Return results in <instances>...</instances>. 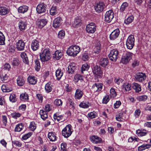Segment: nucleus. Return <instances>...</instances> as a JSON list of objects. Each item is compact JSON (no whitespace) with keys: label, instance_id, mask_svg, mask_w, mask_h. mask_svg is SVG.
Wrapping results in <instances>:
<instances>
[{"label":"nucleus","instance_id":"f257e3e1","mask_svg":"<svg viewBox=\"0 0 151 151\" xmlns=\"http://www.w3.org/2000/svg\"><path fill=\"white\" fill-rule=\"evenodd\" d=\"M80 48L79 46L75 45L70 46L67 50V53L70 56H75L80 51Z\"/></svg>","mask_w":151,"mask_h":151},{"label":"nucleus","instance_id":"f03ea898","mask_svg":"<svg viewBox=\"0 0 151 151\" xmlns=\"http://www.w3.org/2000/svg\"><path fill=\"white\" fill-rule=\"evenodd\" d=\"M40 58L42 62H45L49 60L51 58V54L49 49H45L40 53Z\"/></svg>","mask_w":151,"mask_h":151},{"label":"nucleus","instance_id":"7ed1b4c3","mask_svg":"<svg viewBox=\"0 0 151 151\" xmlns=\"http://www.w3.org/2000/svg\"><path fill=\"white\" fill-rule=\"evenodd\" d=\"M73 132L72 127L71 125L69 124L63 129L62 131V135L65 138L70 137Z\"/></svg>","mask_w":151,"mask_h":151},{"label":"nucleus","instance_id":"20e7f679","mask_svg":"<svg viewBox=\"0 0 151 151\" xmlns=\"http://www.w3.org/2000/svg\"><path fill=\"white\" fill-rule=\"evenodd\" d=\"M133 54L130 52H126L122 56L121 62L124 64H126L129 63L132 59Z\"/></svg>","mask_w":151,"mask_h":151},{"label":"nucleus","instance_id":"39448f33","mask_svg":"<svg viewBox=\"0 0 151 151\" xmlns=\"http://www.w3.org/2000/svg\"><path fill=\"white\" fill-rule=\"evenodd\" d=\"M134 38L133 35H130L128 37L126 41L127 47L129 50L132 49L134 46Z\"/></svg>","mask_w":151,"mask_h":151},{"label":"nucleus","instance_id":"423d86ee","mask_svg":"<svg viewBox=\"0 0 151 151\" xmlns=\"http://www.w3.org/2000/svg\"><path fill=\"white\" fill-rule=\"evenodd\" d=\"M119 53L117 49L111 50L108 55L109 59L112 61H115L118 58Z\"/></svg>","mask_w":151,"mask_h":151},{"label":"nucleus","instance_id":"0eeeda50","mask_svg":"<svg viewBox=\"0 0 151 151\" xmlns=\"http://www.w3.org/2000/svg\"><path fill=\"white\" fill-rule=\"evenodd\" d=\"M27 24L26 19H19L18 24L19 30L21 31H24L27 27Z\"/></svg>","mask_w":151,"mask_h":151},{"label":"nucleus","instance_id":"6e6552de","mask_svg":"<svg viewBox=\"0 0 151 151\" xmlns=\"http://www.w3.org/2000/svg\"><path fill=\"white\" fill-rule=\"evenodd\" d=\"M92 70L93 73L96 75L99 78L102 77L103 73L100 67L97 65H94Z\"/></svg>","mask_w":151,"mask_h":151},{"label":"nucleus","instance_id":"1a4fd4ad","mask_svg":"<svg viewBox=\"0 0 151 151\" xmlns=\"http://www.w3.org/2000/svg\"><path fill=\"white\" fill-rule=\"evenodd\" d=\"M114 17V13L112 10H109L106 12L105 15V20L107 22H110Z\"/></svg>","mask_w":151,"mask_h":151},{"label":"nucleus","instance_id":"9d476101","mask_svg":"<svg viewBox=\"0 0 151 151\" xmlns=\"http://www.w3.org/2000/svg\"><path fill=\"white\" fill-rule=\"evenodd\" d=\"M96 26L94 23H91L86 25V31L90 33H93L96 31Z\"/></svg>","mask_w":151,"mask_h":151},{"label":"nucleus","instance_id":"9b49d317","mask_svg":"<svg viewBox=\"0 0 151 151\" xmlns=\"http://www.w3.org/2000/svg\"><path fill=\"white\" fill-rule=\"evenodd\" d=\"M135 78L137 81L142 82L146 80V75L145 73L142 72L138 73L136 74Z\"/></svg>","mask_w":151,"mask_h":151},{"label":"nucleus","instance_id":"f8f14e48","mask_svg":"<svg viewBox=\"0 0 151 151\" xmlns=\"http://www.w3.org/2000/svg\"><path fill=\"white\" fill-rule=\"evenodd\" d=\"M46 9V5L44 3L40 4L36 7L37 11L39 14L45 13Z\"/></svg>","mask_w":151,"mask_h":151},{"label":"nucleus","instance_id":"ddd939ff","mask_svg":"<svg viewBox=\"0 0 151 151\" xmlns=\"http://www.w3.org/2000/svg\"><path fill=\"white\" fill-rule=\"evenodd\" d=\"M16 46L18 50L22 51L24 50L25 43L22 40H19L16 42Z\"/></svg>","mask_w":151,"mask_h":151},{"label":"nucleus","instance_id":"4468645a","mask_svg":"<svg viewBox=\"0 0 151 151\" xmlns=\"http://www.w3.org/2000/svg\"><path fill=\"white\" fill-rule=\"evenodd\" d=\"M11 13L9 9L5 6L0 7V16H4Z\"/></svg>","mask_w":151,"mask_h":151},{"label":"nucleus","instance_id":"2eb2a0df","mask_svg":"<svg viewBox=\"0 0 151 151\" xmlns=\"http://www.w3.org/2000/svg\"><path fill=\"white\" fill-rule=\"evenodd\" d=\"M47 22L46 19H38L36 22V24L39 28H42L47 24Z\"/></svg>","mask_w":151,"mask_h":151},{"label":"nucleus","instance_id":"dca6fc26","mask_svg":"<svg viewBox=\"0 0 151 151\" xmlns=\"http://www.w3.org/2000/svg\"><path fill=\"white\" fill-rule=\"evenodd\" d=\"M105 7V5L104 3L103 2H101L97 4L95 7V9L97 12L100 13L103 10Z\"/></svg>","mask_w":151,"mask_h":151},{"label":"nucleus","instance_id":"f3484780","mask_svg":"<svg viewBox=\"0 0 151 151\" xmlns=\"http://www.w3.org/2000/svg\"><path fill=\"white\" fill-rule=\"evenodd\" d=\"M62 21V19L60 17H58L55 18L53 21V27L55 28L59 27L61 24Z\"/></svg>","mask_w":151,"mask_h":151},{"label":"nucleus","instance_id":"a211bd4d","mask_svg":"<svg viewBox=\"0 0 151 151\" xmlns=\"http://www.w3.org/2000/svg\"><path fill=\"white\" fill-rule=\"evenodd\" d=\"M120 31L118 29H117L113 31L110 35V38L111 40H114L119 36Z\"/></svg>","mask_w":151,"mask_h":151},{"label":"nucleus","instance_id":"6ab92c4d","mask_svg":"<svg viewBox=\"0 0 151 151\" xmlns=\"http://www.w3.org/2000/svg\"><path fill=\"white\" fill-rule=\"evenodd\" d=\"M148 133V131L143 129H139L136 131V134L139 137H142L146 136Z\"/></svg>","mask_w":151,"mask_h":151},{"label":"nucleus","instance_id":"aec40b11","mask_svg":"<svg viewBox=\"0 0 151 151\" xmlns=\"http://www.w3.org/2000/svg\"><path fill=\"white\" fill-rule=\"evenodd\" d=\"M31 48L33 51H36L39 47L40 44L38 41L34 40L32 42L31 44Z\"/></svg>","mask_w":151,"mask_h":151},{"label":"nucleus","instance_id":"412c9836","mask_svg":"<svg viewBox=\"0 0 151 151\" xmlns=\"http://www.w3.org/2000/svg\"><path fill=\"white\" fill-rule=\"evenodd\" d=\"M132 88L136 93H138L141 91L142 88L141 86L139 84L134 83L132 84Z\"/></svg>","mask_w":151,"mask_h":151},{"label":"nucleus","instance_id":"4be33fe9","mask_svg":"<svg viewBox=\"0 0 151 151\" xmlns=\"http://www.w3.org/2000/svg\"><path fill=\"white\" fill-rule=\"evenodd\" d=\"M83 93L80 89L78 88L76 91L74 97L76 99H80L83 96Z\"/></svg>","mask_w":151,"mask_h":151},{"label":"nucleus","instance_id":"5701e85b","mask_svg":"<svg viewBox=\"0 0 151 151\" xmlns=\"http://www.w3.org/2000/svg\"><path fill=\"white\" fill-rule=\"evenodd\" d=\"M76 69V66L74 63L70 64L68 67V72L69 73L72 74L74 73Z\"/></svg>","mask_w":151,"mask_h":151},{"label":"nucleus","instance_id":"b1692460","mask_svg":"<svg viewBox=\"0 0 151 151\" xmlns=\"http://www.w3.org/2000/svg\"><path fill=\"white\" fill-rule=\"evenodd\" d=\"M62 55V53L61 52L57 50L53 54V59L55 60H59L61 58Z\"/></svg>","mask_w":151,"mask_h":151},{"label":"nucleus","instance_id":"393cba45","mask_svg":"<svg viewBox=\"0 0 151 151\" xmlns=\"http://www.w3.org/2000/svg\"><path fill=\"white\" fill-rule=\"evenodd\" d=\"M28 81L31 84H35L37 82V78L32 76H29L27 78Z\"/></svg>","mask_w":151,"mask_h":151},{"label":"nucleus","instance_id":"a878e982","mask_svg":"<svg viewBox=\"0 0 151 151\" xmlns=\"http://www.w3.org/2000/svg\"><path fill=\"white\" fill-rule=\"evenodd\" d=\"M18 85L20 86H23L25 83V80L22 76H19L17 80Z\"/></svg>","mask_w":151,"mask_h":151},{"label":"nucleus","instance_id":"bb28decb","mask_svg":"<svg viewBox=\"0 0 151 151\" xmlns=\"http://www.w3.org/2000/svg\"><path fill=\"white\" fill-rule=\"evenodd\" d=\"M151 147V145L149 144H143L138 147V150L139 151H142L146 149L149 148Z\"/></svg>","mask_w":151,"mask_h":151},{"label":"nucleus","instance_id":"cd10ccee","mask_svg":"<svg viewBox=\"0 0 151 151\" xmlns=\"http://www.w3.org/2000/svg\"><path fill=\"white\" fill-rule=\"evenodd\" d=\"M1 89L4 92H9L12 91L11 87H9L8 85L3 84L1 86Z\"/></svg>","mask_w":151,"mask_h":151},{"label":"nucleus","instance_id":"c85d7f7f","mask_svg":"<svg viewBox=\"0 0 151 151\" xmlns=\"http://www.w3.org/2000/svg\"><path fill=\"white\" fill-rule=\"evenodd\" d=\"M108 63V59L107 58H102L101 59L100 61V64L103 67H105L107 65Z\"/></svg>","mask_w":151,"mask_h":151},{"label":"nucleus","instance_id":"c756f323","mask_svg":"<svg viewBox=\"0 0 151 151\" xmlns=\"http://www.w3.org/2000/svg\"><path fill=\"white\" fill-rule=\"evenodd\" d=\"M52 85L50 82H48L46 84L45 86V89L46 92L49 93L52 90Z\"/></svg>","mask_w":151,"mask_h":151},{"label":"nucleus","instance_id":"7c9ffc66","mask_svg":"<svg viewBox=\"0 0 151 151\" xmlns=\"http://www.w3.org/2000/svg\"><path fill=\"white\" fill-rule=\"evenodd\" d=\"M63 74V73L61 72V69H58L56 71L55 76L56 79L58 80H60Z\"/></svg>","mask_w":151,"mask_h":151},{"label":"nucleus","instance_id":"2f4dec72","mask_svg":"<svg viewBox=\"0 0 151 151\" xmlns=\"http://www.w3.org/2000/svg\"><path fill=\"white\" fill-rule=\"evenodd\" d=\"M40 115L41 118L43 120H46L48 117L47 112L43 110H40Z\"/></svg>","mask_w":151,"mask_h":151},{"label":"nucleus","instance_id":"473e14b6","mask_svg":"<svg viewBox=\"0 0 151 151\" xmlns=\"http://www.w3.org/2000/svg\"><path fill=\"white\" fill-rule=\"evenodd\" d=\"M28 8V7L27 6H23L19 7L18 11L19 13L23 14L27 11Z\"/></svg>","mask_w":151,"mask_h":151},{"label":"nucleus","instance_id":"72a5a7b5","mask_svg":"<svg viewBox=\"0 0 151 151\" xmlns=\"http://www.w3.org/2000/svg\"><path fill=\"white\" fill-rule=\"evenodd\" d=\"M20 99L22 101H28L29 100L28 95L26 93H22L20 95Z\"/></svg>","mask_w":151,"mask_h":151},{"label":"nucleus","instance_id":"f704fd0d","mask_svg":"<svg viewBox=\"0 0 151 151\" xmlns=\"http://www.w3.org/2000/svg\"><path fill=\"white\" fill-rule=\"evenodd\" d=\"M101 48V45L100 42L99 41L97 42L95 45V46L94 48V52L96 53H98L100 51Z\"/></svg>","mask_w":151,"mask_h":151},{"label":"nucleus","instance_id":"c9c22d12","mask_svg":"<svg viewBox=\"0 0 151 151\" xmlns=\"http://www.w3.org/2000/svg\"><path fill=\"white\" fill-rule=\"evenodd\" d=\"M48 137L50 141H54L56 140V136L55 133L53 132H49L48 134Z\"/></svg>","mask_w":151,"mask_h":151},{"label":"nucleus","instance_id":"e433bc0d","mask_svg":"<svg viewBox=\"0 0 151 151\" xmlns=\"http://www.w3.org/2000/svg\"><path fill=\"white\" fill-rule=\"evenodd\" d=\"M53 117L55 121H56V120L58 122H59L62 120L63 117V115H59L58 113H56L54 114Z\"/></svg>","mask_w":151,"mask_h":151},{"label":"nucleus","instance_id":"4c0bfd02","mask_svg":"<svg viewBox=\"0 0 151 151\" xmlns=\"http://www.w3.org/2000/svg\"><path fill=\"white\" fill-rule=\"evenodd\" d=\"M50 15L54 16L57 14L58 13V11L57 10V8L56 6H52L51 7V9L50 10Z\"/></svg>","mask_w":151,"mask_h":151},{"label":"nucleus","instance_id":"58836bf2","mask_svg":"<svg viewBox=\"0 0 151 151\" xmlns=\"http://www.w3.org/2000/svg\"><path fill=\"white\" fill-rule=\"evenodd\" d=\"M81 22V20L78 18H76L75 19L73 23V26L74 27H77L78 25H80Z\"/></svg>","mask_w":151,"mask_h":151},{"label":"nucleus","instance_id":"ea45409f","mask_svg":"<svg viewBox=\"0 0 151 151\" xmlns=\"http://www.w3.org/2000/svg\"><path fill=\"white\" fill-rule=\"evenodd\" d=\"M147 99V96L145 95L139 96L137 97L136 99L139 101H145Z\"/></svg>","mask_w":151,"mask_h":151},{"label":"nucleus","instance_id":"a19ab883","mask_svg":"<svg viewBox=\"0 0 151 151\" xmlns=\"http://www.w3.org/2000/svg\"><path fill=\"white\" fill-rule=\"evenodd\" d=\"M134 19V17L133 15H131L128 17L124 20V23L127 24L131 23Z\"/></svg>","mask_w":151,"mask_h":151},{"label":"nucleus","instance_id":"79ce46f5","mask_svg":"<svg viewBox=\"0 0 151 151\" xmlns=\"http://www.w3.org/2000/svg\"><path fill=\"white\" fill-rule=\"evenodd\" d=\"M23 127L24 125L22 123L18 124L16 125L14 131L15 132H20L22 130Z\"/></svg>","mask_w":151,"mask_h":151},{"label":"nucleus","instance_id":"37998d69","mask_svg":"<svg viewBox=\"0 0 151 151\" xmlns=\"http://www.w3.org/2000/svg\"><path fill=\"white\" fill-rule=\"evenodd\" d=\"M5 37L3 33L0 31V45H4L5 44Z\"/></svg>","mask_w":151,"mask_h":151},{"label":"nucleus","instance_id":"c03bdc74","mask_svg":"<svg viewBox=\"0 0 151 151\" xmlns=\"http://www.w3.org/2000/svg\"><path fill=\"white\" fill-rule=\"evenodd\" d=\"M35 69L37 71L39 70L40 68V64L38 59H36L35 60Z\"/></svg>","mask_w":151,"mask_h":151},{"label":"nucleus","instance_id":"a18cd8bd","mask_svg":"<svg viewBox=\"0 0 151 151\" xmlns=\"http://www.w3.org/2000/svg\"><path fill=\"white\" fill-rule=\"evenodd\" d=\"M131 86H132L130 84L126 83L124 84L123 87L126 91H129L130 90Z\"/></svg>","mask_w":151,"mask_h":151},{"label":"nucleus","instance_id":"49530a36","mask_svg":"<svg viewBox=\"0 0 151 151\" xmlns=\"http://www.w3.org/2000/svg\"><path fill=\"white\" fill-rule=\"evenodd\" d=\"M29 128L30 130L32 131H34L36 129V127L34 122H32L30 123Z\"/></svg>","mask_w":151,"mask_h":151},{"label":"nucleus","instance_id":"de8ad7c7","mask_svg":"<svg viewBox=\"0 0 151 151\" xmlns=\"http://www.w3.org/2000/svg\"><path fill=\"white\" fill-rule=\"evenodd\" d=\"M128 4L126 2H125L123 3L120 9V11L123 12L126 9L128 6Z\"/></svg>","mask_w":151,"mask_h":151},{"label":"nucleus","instance_id":"09e8293b","mask_svg":"<svg viewBox=\"0 0 151 151\" xmlns=\"http://www.w3.org/2000/svg\"><path fill=\"white\" fill-rule=\"evenodd\" d=\"M65 35V31L63 30H61L58 34V37L61 39H63Z\"/></svg>","mask_w":151,"mask_h":151},{"label":"nucleus","instance_id":"8fccbe9b","mask_svg":"<svg viewBox=\"0 0 151 151\" xmlns=\"http://www.w3.org/2000/svg\"><path fill=\"white\" fill-rule=\"evenodd\" d=\"M89 68V66L87 64L85 63L83 64L81 68V72L82 73H83V71H87L88 69Z\"/></svg>","mask_w":151,"mask_h":151},{"label":"nucleus","instance_id":"3c124183","mask_svg":"<svg viewBox=\"0 0 151 151\" xmlns=\"http://www.w3.org/2000/svg\"><path fill=\"white\" fill-rule=\"evenodd\" d=\"M11 115L12 118L17 119V118L21 116V114L18 112H13L11 113Z\"/></svg>","mask_w":151,"mask_h":151},{"label":"nucleus","instance_id":"603ef678","mask_svg":"<svg viewBox=\"0 0 151 151\" xmlns=\"http://www.w3.org/2000/svg\"><path fill=\"white\" fill-rule=\"evenodd\" d=\"M54 104L57 106H61L62 104V102L60 99H56L54 101Z\"/></svg>","mask_w":151,"mask_h":151},{"label":"nucleus","instance_id":"864d4df0","mask_svg":"<svg viewBox=\"0 0 151 151\" xmlns=\"http://www.w3.org/2000/svg\"><path fill=\"white\" fill-rule=\"evenodd\" d=\"M88 102H81L79 105V106L81 108H87L89 107V105Z\"/></svg>","mask_w":151,"mask_h":151},{"label":"nucleus","instance_id":"5fc2aeb1","mask_svg":"<svg viewBox=\"0 0 151 151\" xmlns=\"http://www.w3.org/2000/svg\"><path fill=\"white\" fill-rule=\"evenodd\" d=\"M9 100L12 102H15L17 101L16 95L14 94H11L9 97Z\"/></svg>","mask_w":151,"mask_h":151},{"label":"nucleus","instance_id":"6e6d98bb","mask_svg":"<svg viewBox=\"0 0 151 151\" xmlns=\"http://www.w3.org/2000/svg\"><path fill=\"white\" fill-rule=\"evenodd\" d=\"M110 96L111 97L114 98L116 96L117 94L114 88H111L110 90Z\"/></svg>","mask_w":151,"mask_h":151},{"label":"nucleus","instance_id":"4d7b16f0","mask_svg":"<svg viewBox=\"0 0 151 151\" xmlns=\"http://www.w3.org/2000/svg\"><path fill=\"white\" fill-rule=\"evenodd\" d=\"M96 138H99V137L96 136H92L90 137V140L93 143L98 144V142L96 141L95 140L96 139Z\"/></svg>","mask_w":151,"mask_h":151},{"label":"nucleus","instance_id":"13d9d810","mask_svg":"<svg viewBox=\"0 0 151 151\" xmlns=\"http://www.w3.org/2000/svg\"><path fill=\"white\" fill-rule=\"evenodd\" d=\"M83 76L79 74H76L74 76L75 80L77 82H78L79 80H83Z\"/></svg>","mask_w":151,"mask_h":151},{"label":"nucleus","instance_id":"bf43d9fd","mask_svg":"<svg viewBox=\"0 0 151 151\" xmlns=\"http://www.w3.org/2000/svg\"><path fill=\"white\" fill-rule=\"evenodd\" d=\"M65 89L66 91L67 92H71L72 89L71 85L66 84L65 86Z\"/></svg>","mask_w":151,"mask_h":151},{"label":"nucleus","instance_id":"052dcab7","mask_svg":"<svg viewBox=\"0 0 151 151\" xmlns=\"http://www.w3.org/2000/svg\"><path fill=\"white\" fill-rule=\"evenodd\" d=\"M82 59L84 61H87L88 60L89 56L87 52H85L83 54Z\"/></svg>","mask_w":151,"mask_h":151},{"label":"nucleus","instance_id":"680f3d73","mask_svg":"<svg viewBox=\"0 0 151 151\" xmlns=\"http://www.w3.org/2000/svg\"><path fill=\"white\" fill-rule=\"evenodd\" d=\"M12 143L17 147H20L22 146V143L19 141H13L12 142Z\"/></svg>","mask_w":151,"mask_h":151},{"label":"nucleus","instance_id":"e2e57ef3","mask_svg":"<svg viewBox=\"0 0 151 151\" xmlns=\"http://www.w3.org/2000/svg\"><path fill=\"white\" fill-rule=\"evenodd\" d=\"M95 85H96V88L99 89V91H101L102 88L103 84L102 83H95Z\"/></svg>","mask_w":151,"mask_h":151},{"label":"nucleus","instance_id":"0e129e2a","mask_svg":"<svg viewBox=\"0 0 151 151\" xmlns=\"http://www.w3.org/2000/svg\"><path fill=\"white\" fill-rule=\"evenodd\" d=\"M32 134L31 132H29L25 134L22 137V138L24 140H25L29 138L32 135Z\"/></svg>","mask_w":151,"mask_h":151},{"label":"nucleus","instance_id":"69168bd1","mask_svg":"<svg viewBox=\"0 0 151 151\" xmlns=\"http://www.w3.org/2000/svg\"><path fill=\"white\" fill-rule=\"evenodd\" d=\"M67 145L65 142H63L61 144V148L62 151H66Z\"/></svg>","mask_w":151,"mask_h":151},{"label":"nucleus","instance_id":"338daca9","mask_svg":"<svg viewBox=\"0 0 151 151\" xmlns=\"http://www.w3.org/2000/svg\"><path fill=\"white\" fill-rule=\"evenodd\" d=\"M14 66H17L19 65L18 60L17 58H14L12 63Z\"/></svg>","mask_w":151,"mask_h":151},{"label":"nucleus","instance_id":"774afa93","mask_svg":"<svg viewBox=\"0 0 151 151\" xmlns=\"http://www.w3.org/2000/svg\"><path fill=\"white\" fill-rule=\"evenodd\" d=\"M122 115L123 114L122 113H119L117 114L116 116V119L118 121H121V118L122 117Z\"/></svg>","mask_w":151,"mask_h":151}]
</instances>
